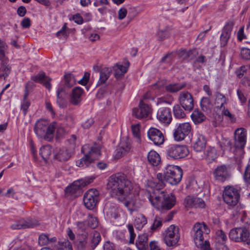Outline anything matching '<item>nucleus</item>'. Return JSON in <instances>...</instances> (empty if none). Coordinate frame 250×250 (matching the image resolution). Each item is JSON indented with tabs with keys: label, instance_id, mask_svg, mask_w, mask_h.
Segmentation results:
<instances>
[{
	"label": "nucleus",
	"instance_id": "51",
	"mask_svg": "<svg viewBox=\"0 0 250 250\" xmlns=\"http://www.w3.org/2000/svg\"><path fill=\"white\" fill-rule=\"evenodd\" d=\"M127 227L129 232V244H133L136 237V234L134 232L133 225L131 224H129L127 225Z\"/></svg>",
	"mask_w": 250,
	"mask_h": 250
},
{
	"label": "nucleus",
	"instance_id": "21",
	"mask_svg": "<svg viewBox=\"0 0 250 250\" xmlns=\"http://www.w3.org/2000/svg\"><path fill=\"white\" fill-rule=\"evenodd\" d=\"M32 80L35 82L42 84L48 90L51 88L50 82L52 79L46 76L44 72H41L37 75L32 77Z\"/></svg>",
	"mask_w": 250,
	"mask_h": 250
},
{
	"label": "nucleus",
	"instance_id": "4",
	"mask_svg": "<svg viewBox=\"0 0 250 250\" xmlns=\"http://www.w3.org/2000/svg\"><path fill=\"white\" fill-rule=\"evenodd\" d=\"M56 128V123L49 124L47 120L40 119L36 122L34 130L38 137L51 141L54 138Z\"/></svg>",
	"mask_w": 250,
	"mask_h": 250
},
{
	"label": "nucleus",
	"instance_id": "64",
	"mask_svg": "<svg viewBox=\"0 0 250 250\" xmlns=\"http://www.w3.org/2000/svg\"><path fill=\"white\" fill-rule=\"evenodd\" d=\"M127 11L125 8H122L118 11V19L120 20L124 19L126 16Z\"/></svg>",
	"mask_w": 250,
	"mask_h": 250
},
{
	"label": "nucleus",
	"instance_id": "46",
	"mask_svg": "<svg viewBox=\"0 0 250 250\" xmlns=\"http://www.w3.org/2000/svg\"><path fill=\"white\" fill-rule=\"evenodd\" d=\"M4 60L3 62H1L0 64V74L3 77L7 76L10 72V66L7 64Z\"/></svg>",
	"mask_w": 250,
	"mask_h": 250
},
{
	"label": "nucleus",
	"instance_id": "39",
	"mask_svg": "<svg viewBox=\"0 0 250 250\" xmlns=\"http://www.w3.org/2000/svg\"><path fill=\"white\" fill-rule=\"evenodd\" d=\"M205 158L210 162L214 160L217 158V152L214 147L208 148L205 154Z\"/></svg>",
	"mask_w": 250,
	"mask_h": 250
},
{
	"label": "nucleus",
	"instance_id": "49",
	"mask_svg": "<svg viewBox=\"0 0 250 250\" xmlns=\"http://www.w3.org/2000/svg\"><path fill=\"white\" fill-rule=\"evenodd\" d=\"M58 250H73L71 243L68 240L59 242Z\"/></svg>",
	"mask_w": 250,
	"mask_h": 250
},
{
	"label": "nucleus",
	"instance_id": "37",
	"mask_svg": "<svg viewBox=\"0 0 250 250\" xmlns=\"http://www.w3.org/2000/svg\"><path fill=\"white\" fill-rule=\"evenodd\" d=\"M191 117L196 124L202 123L206 118L205 115L198 109H195L193 111Z\"/></svg>",
	"mask_w": 250,
	"mask_h": 250
},
{
	"label": "nucleus",
	"instance_id": "5",
	"mask_svg": "<svg viewBox=\"0 0 250 250\" xmlns=\"http://www.w3.org/2000/svg\"><path fill=\"white\" fill-rule=\"evenodd\" d=\"M164 241L168 247L175 246L180 238L179 229L177 226L172 225L165 231Z\"/></svg>",
	"mask_w": 250,
	"mask_h": 250
},
{
	"label": "nucleus",
	"instance_id": "35",
	"mask_svg": "<svg viewBox=\"0 0 250 250\" xmlns=\"http://www.w3.org/2000/svg\"><path fill=\"white\" fill-rule=\"evenodd\" d=\"M186 84L182 83H170L166 86L165 88L167 92L170 93L177 92L182 89Z\"/></svg>",
	"mask_w": 250,
	"mask_h": 250
},
{
	"label": "nucleus",
	"instance_id": "56",
	"mask_svg": "<svg viewBox=\"0 0 250 250\" xmlns=\"http://www.w3.org/2000/svg\"><path fill=\"white\" fill-rule=\"evenodd\" d=\"M237 94L240 102L242 103H245L247 101V98L244 91L239 89L237 90Z\"/></svg>",
	"mask_w": 250,
	"mask_h": 250
},
{
	"label": "nucleus",
	"instance_id": "14",
	"mask_svg": "<svg viewBox=\"0 0 250 250\" xmlns=\"http://www.w3.org/2000/svg\"><path fill=\"white\" fill-rule=\"evenodd\" d=\"M213 174L215 180L220 182H224L230 177L229 168L225 165L217 167L214 169Z\"/></svg>",
	"mask_w": 250,
	"mask_h": 250
},
{
	"label": "nucleus",
	"instance_id": "27",
	"mask_svg": "<svg viewBox=\"0 0 250 250\" xmlns=\"http://www.w3.org/2000/svg\"><path fill=\"white\" fill-rule=\"evenodd\" d=\"M216 238L221 243L217 250H229V248L224 243L227 241V237L222 230H218L216 232Z\"/></svg>",
	"mask_w": 250,
	"mask_h": 250
},
{
	"label": "nucleus",
	"instance_id": "33",
	"mask_svg": "<svg viewBox=\"0 0 250 250\" xmlns=\"http://www.w3.org/2000/svg\"><path fill=\"white\" fill-rule=\"evenodd\" d=\"M129 66V62L126 64V65L117 63L114 67V76L116 78H119L121 76L124 75L127 70V68Z\"/></svg>",
	"mask_w": 250,
	"mask_h": 250
},
{
	"label": "nucleus",
	"instance_id": "28",
	"mask_svg": "<svg viewBox=\"0 0 250 250\" xmlns=\"http://www.w3.org/2000/svg\"><path fill=\"white\" fill-rule=\"evenodd\" d=\"M227 99L224 95L220 92L215 94L214 104L218 109H222L224 105L227 103Z\"/></svg>",
	"mask_w": 250,
	"mask_h": 250
},
{
	"label": "nucleus",
	"instance_id": "53",
	"mask_svg": "<svg viewBox=\"0 0 250 250\" xmlns=\"http://www.w3.org/2000/svg\"><path fill=\"white\" fill-rule=\"evenodd\" d=\"M49 242V239L47 235L42 234L39 237V244L43 246L46 245Z\"/></svg>",
	"mask_w": 250,
	"mask_h": 250
},
{
	"label": "nucleus",
	"instance_id": "59",
	"mask_svg": "<svg viewBox=\"0 0 250 250\" xmlns=\"http://www.w3.org/2000/svg\"><path fill=\"white\" fill-rule=\"evenodd\" d=\"M30 105V102L28 100L23 101L21 105V109L22 110L24 115H26L27 112V109Z\"/></svg>",
	"mask_w": 250,
	"mask_h": 250
},
{
	"label": "nucleus",
	"instance_id": "58",
	"mask_svg": "<svg viewBox=\"0 0 250 250\" xmlns=\"http://www.w3.org/2000/svg\"><path fill=\"white\" fill-rule=\"evenodd\" d=\"M244 179L247 183L250 185V165L246 167L244 174Z\"/></svg>",
	"mask_w": 250,
	"mask_h": 250
},
{
	"label": "nucleus",
	"instance_id": "26",
	"mask_svg": "<svg viewBox=\"0 0 250 250\" xmlns=\"http://www.w3.org/2000/svg\"><path fill=\"white\" fill-rule=\"evenodd\" d=\"M88 240L92 250H94L101 240L100 233L97 231H93L89 234Z\"/></svg>",
	"mask_w": 250,
	"mask_h": 250
},
{
	"label": "nucleus",
	"instance_id": "57",
	"mask_svg": "<svg viewBox=\"0 0 250 250\" xmlns=\"http://www.w3.org/2000/svg\"><path fill=\"white\" fill-rule=\"evenodd\" d=\"M115 245L109 241H105L103 247V250H115Z\"/></svg>",
	"mask_w": 250,
	"mask_h": 250
},
{
	"label": "nucleus",
	"instance_id": "8",
	"mask_svg": "<svg viewBox=\"0 0 250 250\" xmlns=\"http://www.w3.org/2000/svg\"><path fill=\"white\" fill-rule=\"evenodd\" d=\"M99 195V192L97 189L91 188L88 190L83 197L85 207L89 209H93L98 202Z\"/></svg>",
	"mask_w": 250,
	"mask_h": 250
},
{
	"label": "nucleus",
	"instance_id": "22",
	"mask_svg": "<svg viewBox=\"0 0 250 250\" xmlns=\"http://www.w3.org/2000/svg\"><path fill=\"white\" fill-rule=\"evenodd\" d=\"M83 89L80 87H75L70 95V103L74 105H77L82 101V97L83 94Z\"/></svg>",
	"mask_w": 250,
	"mask_h": 250
},
{
	"label": "nucleus",
	"instance_id": "42",
	"mask_svg": "<svg viewBox=\"0 0 250 250\" xmlns=\"http://www.w3.org/2000/svg\"><path fill=\"white\" fill-rule=\"evenodd\" d=\"M163 219L159 216H155L153 223L150 227L152 231H157L160 229L162 226Z\"/></svg>",
	"mask_w": 250,
	"mask_h": 250
},
{
	"label": "nucleus",
	"instance_id": "3",
	"mask_svg": "<svg viewBox=\"0 0 250 250\" xmlns=\"http://www.w3.org/2000/svg\"><path fill=\"white\" fill-rule=\"evenodd\" d=\"M192 235L196 247L200 250H210L209 243L204 241V235L209 233L210 230L204 223H196L192 229Z\"/></svg>",
	"mask_w": 250,
	"mask_h": 250
},
{
	"label": "nucleus",
	"instance_id": "10",
	"mask_svg": "<svg viewBox=\"0 0 250 250\" xmlns=\"http://www.w3.org/2000/svg\"><path fill=\"white\" fill-rule=\"evenodd\" d=\"M191 130V126L189 123L180 124L175 130L173 136L174 139L177 141H180L189 135Z\"/></svg>",
	"mask_w": 250,
	"mask_h": 250
},
{
	"label": "nucleus",
	"instance_id": "61",
	"mask_svg": "<svg viewBox=\"0 0 250 250\" xmlns=\"http://www.w3.org/2000/svg\"><path fill=\"white\" fill-rule=\"evenodd\" d=\"M244 27H241L238 30L237 37L239 41H242L243 39H246V35L244 34Z\"/></svg>",
	"mask_w": 250,
	"mask_h": 250
},
{
	"label": "nucleus",
	"instance_id": "13",
	"mask_svg": "<svg viewBox=\"0 0 250 250\" xmlns=\"http://www.w3.org/2000/svg\"><path fill=\"white\" fill-rule=\"evenodd\" d=\"M151 111L150 107L143 101H141L139 107L133 109L132 114L137 118L141 119L148 117Z\"/></svg>",
	"mask_w": 250,
	"mask_h": 250
},
{
	"label": "nucleus",
	"instance_id": "20",
	"mask_svg": "<svg viewBox=\"0 0 250 250\" xmlns=\"http://www.w3.org/2000/svg\"><path fill=\"white\" fill-rule=\"evenodd\" d=\"M131 148L129 141L126 139H122L118 146L115 154V157L119 159L129 152Z\"/></svg>",
	"mask_w": 250,
	"mask_h": 250
},
{
	"label": "nucleus",
	"instance_id": "24",
	"mask_svg": "<svg viewBox=\"0 0 250 250\" xmlns=\"http://www.w3.org/2000/svg\"><path fill=\"white\" fill-rule=\"evenodd\" d=\"M120 208H116L114 206H112L109 204L105 205L104 211L106 213V215L111 218L116 219L119 216V212Z\"/></svg>",
	"mask_w": 250,
	"mask_h": 250
},
{
	"label": "nucleus",
	"instance_id": "47",
	"mask_svg": "<svg viewBox=\"0 0 250 250\" xmlns=\"http://www.w3.org/2000/svg\"><path fill=\"white\" fill-rule=\"evenodd\" d=\"M169 31L170 28L168 27H167L164 29H160L157 32L158 37L161 40H165L168 37Z\"/></svg>",
	"mask_w": 250,
	"mask_h": 250
},
{
	"label": "nucleus",
	"instance_id": "40",
	"mask_svg": "<svg viewBox=\"0 0 250 250\" xmlns=\"http://www.w3.org/2000/svg\"><path fill=\"white\" fill-rule=\"evenodd\" d=\"M76 82L74 75L68 73L64 75V84L66 87L70 88L75 84Z\"/></svg>",
	"mask_w": 250,
	"mask_h": 250
},
{
	"label": "nucleus",
	"instance_id": "60",
	"mask_svg": "<svg viewBox=\"0 0 250 250\" xmlns=\"http://www.w3.org/2000/svg\"><path fill=\"white\" fill-rule=\"evenodd\" d=\"M88 225L92 229L96 228L98 225L97 219L96 217H90L88 219Z\"/></svg>",
	"mask_w": 250,
	"mask_h": 250
},
{
	"label": "nucleus",
	"instance_id": "63",
	"mask_svg": "<svg viewBox=\"0 0 250 250\" xmlns=\"http://www.w3.org/2000/svg\"><path fill=\"white\" fill-rule=\"evenodd\" d=\"M21 24L23 28H28L31 26V20L29 18H24Z\"/></svg>",
	"mask_w": 250,
	"mask_h": 250
},
{
	"label": "nucleus",
	"instance_id": "34",
	"mask_svg": "<svg viewBox=\"0 0 250 250\" xmlns=\"http://www.w3.org/2000/svg\"><path fill=\"white\" fill-rule=\"evenodd\" d=\"M71 154L68 150L62 149L56 154L55 157L57 159L61 162H65L69 159Z\"/></svg>",
	"mask_w": 250,
	"mask_h": 250
},
{
	"label": "nucleus",
	"instance_id": "54",
	"mask_svg": "<svg viewBox=\"0 0 250 250\" xmlns=\"http://www.w3.org/2000/svg\"><path fill=\"white\" fill-rule=\"evenodd\" d=\"M148 250H162L159 245L158 242L157 241H151L149 243V247H148Z\"/></svg>",
	"mask_w": 250,
	"mask_h": 250
},
{
	"label": "nucleus",
	"instance_id": "52",
	"mask_svg": "<svg viewBox=\"0 0 250 250\" xmlns=\"http://www.w3.org/2000/svg\"><path fill=\"white\" fill-rule=\"evenodd\" d=\"M132 134L139 140L140 138V125L139 124L133 125L131 126Z\"/></svg>",
	"mask_w": 250,
	"mask_h": 250
},
{
	"label": "nucleus",
	"instance_id": "15",
	"mask_svg": "<svg viewBox=\"0 0 250 250\" xmlns=\"http://www.w3.org/2000/svg\"><path fill=\"white\" fill-rule=\"evenodd\" d=\"M39 225L38 221L35 219L27 218L21 219L11 226L13 229H23L35 227Z\"/></svg>",
	"mask_w": 250,
	"mask_h": 250
},
{
	"label": "nucleus",
	"instance_id": "50",
	"mask_svg": "<svg viewBox=\"0 0 250 250\" xmlns=\"http://www.w3.org/2000/svg\"><path fill=\"white\" fill-rule=\"evenodd\" d=\"M240 56L243 60L250 61V49L243 47L241 49Z\"/></svg>",
	"mask_w": 250,
	"mask_h": 250
},
{
	"label": "nucleus",
	"instance_id": "41",
	"mask_svg": "<svg viewBox=\"0 0 250 250\" xmlns=\"http://www.w3.org/2000/svg\"><path fill=\"white\" fill-rule=\"evenodd\" d=\"M87 155H88L90 159L93 162L101 155L100 149L98 146L92 147Z\"/></svg>",
	"mask_w": 250,
	"mask_h": 250
},
{
	"label": "nucleus",
	"instance_id": "11",
	"mask_svg": "<svg viewBox=\"0 0 250 250\" xmlns=\"http://www.w3.org/2000/svg\"><path fill=\"white\" fill-rule=\"evenodd\" d=\"M247 132L244 128L236 129L234 133L235 146L238 148L237 151L242 153V148L245 146L246 143Z\"/></svg>",
	"mask_w": 250,
	"mask_h": 250
},
{
	"label": "nucleus",
	"instance_id": "9",
	"mask_svg": "<svg viewBox=\"0 0 250 250\" xmlns=\"http://www.w3.org/2000/svg\"><path fill=\"white\" fill-rule=\"evenodd\" d=\"M250 232L247 229L243 227L235 228L230 230L229 233V238L236 242L248 241Z\"/></svg>",
	"mask_w": 250,
	"mask_h": 250
},
{
	"label": "nucleus",
	"instance_id": "38",
	"mask_svg": "<svg viewBox=\"0 0 250 250\" xmlns=\"http://www.w3.org/2000/svg\"><path fill=\"white\" fill-rule=\"evenodd\" d=\"M8 45L4 41L0 39V61L3 62L6 60V55L8 52Z\"/></svg>",
	"mask_w": 250,
	"mask_h": 250
},
{
	"label": "nucleus",
	"instance_id": "12",
	"mask_svg": "<svg viewBox=\"0 0 250 250\" xmlns=\"http://www.w3.org/2000/svg\"><path fill=\"white\" fill-rule=\"evenodd\" d=\"M178 100L179 103L185 110L190 111L193 109L194 100L192 95L188 92H181Z\"/></svg>",
	"mask_w": 250,
	"mask_h": 250
},
{
	"label": "nucleus",
	"instance_id": "62",
	"mask_svg": "<svg viewBox=\"0 0 250 250\" xmlns=\"http://www.w3.org/2000/svg\"><path fill=\"white\" fill-rule=\"evenodd\" d=\"M78 250H88V245L86 240H83L79 242L78 245Z\"/></svg>",
	"mask_w": 250,
	"mask_h": 250
},
{
	"label": "nucleus",
	"instance_id": "30",
	"mask_svg": "<svg viewBox=\"0 0 250 250\" xmlns=\"http://www.w3.org/2000/svg\"><path fill=\"white\" fill-rule=\"evenodd\" d=\"M146 224L147 219L143 214H139L135 217L134 225L137 229L141 230Z\"/></svg>",
	"mask_w": 250,
	"mask_h": 250
},
{
	"label": "nucleus",
	"instance_id": "17",
	"mask_svg": "<svg viewBox=\"0 0 250 250\" xmlns=\"http://www.w3.org/2000/svg\"><path fill=\"white\" fill-rule=\"evenodd\" d=\"M92 180V179H91L88 181L80 180L74 182L72 185L66 188L65 190V194L67 196L74 195L82 187H84L90 183Z\"/></svg>",
	"mask_w": 250,
	"mask_h": 250
},
{
	"label": "nucleus",
	"instance_id": "23",
	"mask_svg": "<svg viewBox=\"0 0 250 250\" xmlns=\"http://www.w3.org/2000/svg\"><path fill=\"white\" fill-rule=\"evenodd\" d=\"M148 235L146 233L138 236L136 241V246L138 250H148Z\"/></svg>",
	"mask_w": 250,
	"mask_h": 250
},
{
	"label": "nucleus",
	"instance_id": "31",
	"mask_svg": "<svg viewBox=\"0 0 250 250\" xmlns=\"http://www.w3.org/2000/svg\"><path fill=\"white\" fill-rule=\"evenodd\" d=\"M111 73V69L108 67H104L100 71V78L98 81V84L104 83L109 78Z\"/></svg>",
	"mask_w": 250,
	"mask_h": 250
},
{
	"label": "nucleus",
	"instance_id": "6",
	"mask_svg": "<svg viewBox=\"0 0 250 250\" xmlns=\"http://www.w3.org/2000/svg\"><path fill=\"white\" fill-rule=\"evenodd\" d=\"M166 153L167 156L169 158L178 159L188 156L189 150L185 146L173 144L168 146L166 150Z\"/></svg>",
	"mask_w": 250,
	"mask_h": 250
},
{
	"label": "nucleus",
	"instance_id": "29",
	"mask_svg": "<svg viewBox=\"0 0 250 250\" xmlns=\"http://www.w3.org/2000/svg\"><path fill=\"white\" fill-rule=\"evenodd\" d=\"M147 159L149 163L153 166H157L161 162L159 154L154 150H151L148 153Z\"/></svg>",
	"mask_w": 250,
	"mask_h": 250
},
{
	"label": "nucleus",
	"instance_id": "7",
	"mask_svg": "<svg viewBox=\"0 0 250 250\" xmlns=\"http://www.w3.org/2000/svg\"><path fill=\"white\" fill-rule=\"evenodd\" d=\"M223 198L229 206L234 207L238 203L240 194L237 189L232 186L226 187L224 190Z\"/></svg>",
	"mask_w": 250,
	"mask_h": 250
},
{
	"label": "nucleus",
	"instance_id": "16",
	"mask_svg": "<svg viewBox=\"0 0 250 250\" xmlns=\"http://www.w3.org/2000/svg\"><path fill=\"white\" fill-rule=\"evenodd\" d=\"M147 136L154 145L159 146L163 144L165 138L162 132L155 128H151L147 131Z\"/></svg>",
	"mask_w": 250,
	"mask_h": 250
},
{
	"label": "nucleus",
	"instance_id": "25",
	"mask_svg": "<svg viewBox=\"0 0 250 250\" xmlns=\"http://www.w3.org/2000/svg\"><path fill=\"white\" fill-rule=\"evenodd\" d=\"M206 145L205 137L202 135H198L193 144V149L197 152H201L205 149Z\"/></svg>",
	"mask_w": 250,
	"mask_h": 250
},
{
	"label": "nucleus",
	"instance_id": "43",
	"mask_svg": "<svg viewBox=\"0 0 250 250\" xmlns=\"http://www.w3.org/2000/svg\"><path fill=\"white\" fill-rule=\"evenodd\" d=\"M92 162V160L90 159L88 155L85 154L83 157L77 161L76 163L77 166L79 167H88Z\"/></svg>",
	"mask_w": 250,
	"mask_h": 250
},
{
	"label": "nucleus",
	"instance_id": "48",
	"mask_svg": "<svg viewBox=\"0 0 250 250\" xmlns=\"http://www.w3.org/2000/svg\"><path fill=\"white\" fill-rule=\"evenodd\" d=\"M201 107L204 111H207L210 109V102L209 98H203L200 102Z\"/></svg>",
	"mask_w": 250,
	"mask_h": 250
},
{
	"label": "nucleus",
	"instance_id": "1",
	"mask_svg": "<svg viewBox=\"0 0 250 250\" xmlns=\"http://www.w3.org/2000/svg\"><path fill=\"white\" fill-rule=\"evenodd\" d=\"M183 172L181 168L173 165H167L164 174L159 173L157 179L159 183L152 180H148L147 189L151 193L148 199L152 205L158 210H164L171 209L175 204L176 199L174 195L167 194L160 189L165 186V182L172 185L178 184L181 180Z\"/></svg>",
	"mask_w": 250,
	"mask_h": 250
},
{
	"label": "nucleus",
	"instance_id": "2",
	"mask_svg": "<svg viewBox=\"0 0 250 250\" xmlns=\"http://www.w3.org/2000/svg\"><path fill=\"white\" fill-rule=\"evenodd\" d=\"M107 188L111 195L123 203L129 210L132 212L136 209L135 202L132 200H127L133 189V185L125 175L117 174L111 176L109 178Z\"/></svg>",
	"mask_w": 250,
	"mask_h": 250
},
{
	"label": "nucleus",
	"instance_id": "44",
	"mask_svg": "<svg viewBox=\"0 0 250 250\" xmlns=\"http://www.w3.org/2000/svg\"><path fill=\"white\" fill-rule=\"evenodd\" d=\"M63 90L62 88H59L57 90V103L59 106L62 108L65 107L67 105V101L61 95V93Z\"/></svg>",
	"mask_w": 250,
	"mask_h": 250
},
{
	"label": "nucleus",
	"instance_id": "32",
	"mask_svg": "<svg viewBox=\"0 0 250 250\" xmlns=\"http://www.w3.org/2000/svg\"><path fill=\"white\" fill-rule=\"evenodd\" d=\"M193 50H187L185 49H181L178 51V57L184 60H190L194 58V55Z\"/></svg>",
	"mask_w": 250,
	"mask_h": 250
},
{
	"label": "nucleus",
	"instance_id": "45",
	"mask_svg": "<svg viewBox=\"0 0 250 250\" xmlns=\"http://www.w3.org/2000/svg\"><path fill=\"white\" fill-rule=\"evenodd\" d=\"M174 116L176 118L182 119L186 116V114L178 104H176L173 108Z\"/></svg>",
	"mask_w": 250,
	"mask_h": 250
},
{
	"label": "nucleus",
	"instance_id": "55",
	"mask_svg": "<svg viewBox=\"0 0 250 250\" xmlns=\"http://www.w3.org/2000/svg\"><path fill=\"white\" fill-rule=\"evenodd\" d=\"M56 36L60 39H62L64 38L66 39L68 36V34L66 31V26L65 25H63L61 30L59 31L56 33Z\"/></svg>",
	"mask_w": 250,
	"mask_h": 250
},
{
	"label": "nucleus",
	"instance_id": "18",
	"mask_svg": "<svg viewBox=\"0 0 250 250\" xmlns=\"http://www.w3.org/2000/svg\"><path fill=\"white\" fill-rule=\"evenodd\" d=\"M158 120L165 124H170L172 120V116L170 109L167 107L160 108L157 114Z\"/></svg>",
	"mask_w": 250,
	"mask_h": 250
},
{
	"label": "nucleus",
	"instance_id": "36",
	"mask_svg": "<svg viewBox=\"0 0 250 250\" xmlns=\"http://www.w3.org/2000/svg\"><path fill=\"white\" fill-rule=\"evenodd\" d=\"M52 153V147L49 145H45L41 147L40 150V155L43 160L46 161L49 159Z\"/></svg>",
	"mask_w": 250,
	"mask_h": 250
},
{
	"label": "nucleus",
	"instance_id": "19",
	"mask_svg": "<svg viewBox=\"0 0 250 250\" xmlns=\"http://www.w3.org/2000/svg\"><path fill=\"white\" fill-rule=\"evenodd\" d=\"M184 204L187 208H204L205 206L204 201L201 198L188 196L184 200Z\"/></svg>",
	"mask_w": 250,
	"mask_h": 250
}]
</instances>
